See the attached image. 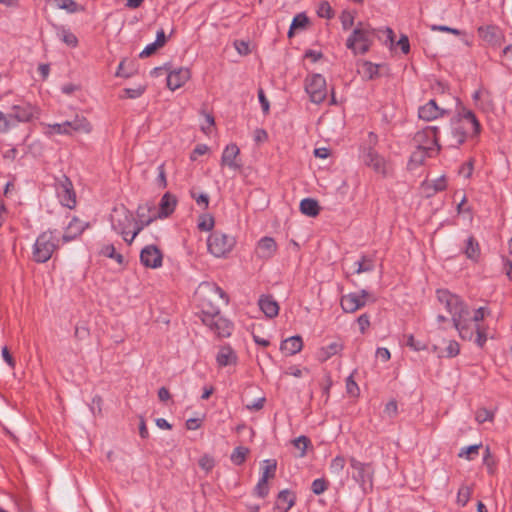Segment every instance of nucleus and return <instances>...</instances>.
I'll return each mask as SVG.
<instances>
[{
  "instance_id": "nucleus-24",
  "label": "nucleus",
  "mask_w": 512,
  "mask_h": 512,
  "mask_svg": "<svg viewBox=\"0 0 512 512\" xmlns=\"http://www.w3.org/2000/svg\"><path fill=\"white\" fill-rule=\"evenodd\" d=\"M295 502L296 495L292 491L288 489L281 490L277 495L275 509L279 512H288L295 505Z\"/></svg>"
},
{
  "instance_id": "nucleus-14",
  "label": "nucleus",
  "mask_w": 512,
  "mask_h": 512,
  "mask_svg": "<svg viewBox=\"0 0 512 512\" xmlns=\"http://www.w3.org/2000/svg\"><path fill=\"white\" fill-rule=\"evenodd\" d=\"M369 293L361 290L360 293H349L341 297V307L346 313H354L364 307L368 301Z\"/></svg>"
},
{
  "instance_id": "nucleus-62",
  "label": "nucleus",
  "mask_w": 512,
  "mask_h": 512,
  "mask_svg": "<svg viewBox=\"0 0 512 512\" xmlns=\"http://www.w3.org/2000/svg\"><path fill=\"white\" fill-rule=\"evenodd\" d=\"M160 47L155 42L148 44L140 53L141 58L149 57L156 52Z\"/></svg>"
},
{
  "instance_id": "nucleus-11",
  "label": "nucleus",
  "mask_w": 512,
  "mask_h": 512,
  "mask_svg": "<svg viewBox=\"0 0 512 512\" xmlns=\"http://www.w3.org/2000/svg\"><path fill=\"white\" fill-rule=\"evenodd\" d=\"M112 229L120 235H125L126 231L133 226V214L125 207L115 208L110 216Z\"/></svg>"
},
{
  "instance_id": "nucleus-15",
  "label": "nucleus",
  "mask_w": 512,
  "mask_h": 512,
  "mask_svg": "<svg viewBox=\"0 0 512 512\" xmlns=\"http://www.w3.org/2000/svg\"><path fill=\"white\" fill-rule=\"evenodd\" d=\"M141 263L148 268H158L162 265V253L155 245H148L141 250Z\"/></svg>"
},
{
  "instance_id": "nucleus-34",
  "label": "nucleus",
  "mask_w": 512,
  "mask_h": 512,
  "mask_svg": "<svg viewBox=\"0 0 512 512\" xmlns=\"http://www.w3.org/2000/svg\"><path fill=\"white\" fill-rule=\"evenodd\" d=\"M479 36L486 42L494 44L497 42V29L493 26L480 27L478 29Z\"/></svg>"
},
{
  "instance_id": "nucleus-9",
  "label": "nucleus",
  "mask_w": 512,
  "mask_h": 512,
  "mask_svg": "<svg viewBox=\"0 0 512 512\" xmlns=\"http://www.w3.org/2000/svg\"><path fill=\"white\" fill-rule=\"evenodd\" d=\"M305 90L310 96L311 102L320 104L327 95L326 80L321 74H313L305 80Z\"/></svg>"
},
{
  "instance_id": "nucleus-35",
  "label": "nucleus",
  "mask_w": 512,
  "mask_h": 512,
  "mask_svg": "<svg viewBox=\"0 0 512 512\" xmlns=\"http://www.w3.org/2000/svg\"><path fill=\"white\" fill-rule=\"evenodd\" d=\"M355 273L360 274L363 272H369L374 269V262L368 257H362L361 260L354 263Z\"/></svg>"
},
{
  "instance_id": "nucleus-57",
  "label": "nucleus",
  "mask_w": 512,
  "mask_h": 512,
  "mask_svg": "<svg viewBox=\"0 0 512 512\" xmlns=\"http://www.w3.org/2000/svg\"><path fill=\"white\" fill-rule=\"evenodd\" d=\"M14 123L11 121L9 114L5 115L0 111V132H6Z\"/></svg>"
},
{
  "instance_id": "nucleus-27",
  "label": "nucleus",
  "mask_w": 512,
  "mask_h": 512,
  "mask_svg": "<svg viewBox=\"0 0 512 512\" xmlns=\"http://www.w3.org/2000/svg\"><path fill=\"white\" fill-rule=\"evenodd\" d=\"M344 348L341 341H334L328 346L322 347L318 352V359L321 362H325L332 356L339 354Z\"/></svg>"
},
{
  "instance_id": "nucleus-61",
  "label": "nucleus",
  "mask_w": 512,
  "mask_h": 512,
  "mask_svg": "<svg viewBox=\"0 0 512 512\" xmlns=\"http://www.w3.org/2000/svg\"><path fill=\"white\" fill-rule=\"evenodd\" d=\"M235 49L240 55H247L250 53L249 44L244 41H235Z\"/></svg>"
},
{
  "instance_id": "nucleus-37",
  "label": "nucleus",
  "mask_w": 512,
  "mask_h": 512,
  "mask_svg": "<svg viewBox=\"0 0 512 512\" xmlns=\"http://www.w3.org/2000/svg\"><path fill=\"white\" fill-rule=\"evenodd\" d=\"M57 8L66 10L68 13H75L82 8L74 0H54Z\"/></svg>"
},
{
  "instance_id": "nucleus-36",
  "label": "nucleus",
  "mask_w": 512,
  "mask_h": 512,
  "mask_svg": "<svg viewBox=\"0 0 512 512\" xmlns=\"http://www.w3.org/2000/svg\"><path fill=\"white\" fill-rule=\"evenodd\" d=\"M249 449L243 446L236 447L231 454V461L235 465H241L245 462Z\"/></svg>"
},
{
  "instance_id": "nucleus-44",
  "label": "nucleus",
  "mask_w": 512,
  "mask_h": 512,
  "mask_svg": "<svg viewBox=\"0 0 512 512\" xmlns=\"http://www.w3.org/2000/svg\"><path fill=\"white\" fill-rule=\"evenodd\" d=\"M214 227V218L210 214L200 216L198 228L202 231H210Z\"/></svg>"
},
{
  "instance_id": "nucleus-51",
  "label": "nucleus",
  "mask_w": 512,
  "mask_h": 512,
  "mask_svg": "<svg viewBox=\"0 0 512 512\" xmlns=\"http://www.w3.org/2000/svg\"><path fill=\"white\" fill-rule=\"evenodd\" d=\"M340 20L344 30H349L354 25V16L351 12H342Z\"/></svg>"
},
{
  "instance_id": "nucleus-28",
  "label": "nucleus",
  "mask_w": 512,
  "mask_h": 512,
  "mask_svg": "<svg viewBox=\"0 0 512 512\" xmlns=\"http://www.w3.org/2000/svg\"><path fill=\"white\" fill-rule=\"evenodd\" d=\"M318 202L312 198H305L300 202V211L309 217H315L319 214Z\"/></svg>"
},
{
  "instance_id": "nucleus-55",
  "label": "nucleus",
  "mask_w": 512,
  "mask_h": 512,
  "mask_svg": "<svg viewBox=\"0 0 512 512\" xmlns=\"http://www.w3.org/2000/svg\"><path fill=\"white\" fill-rule=\"evenodd\" d=\"M155 219H156V216H151L147 220H141V222H140V220L138 222H136L134 220L133 225H135V229L132 233L133 237H136L145 226H148Z\"/></svg>"
},
{
  "instance_id": "nucleus-48",
  "label": "nucleus",
  "mask_w": 512,
  "mask_h": 512,
  "mask_svg": "<svg viewBox=\"0 0 512 512\" xmlns=\"http://www.w3.org/2000/svg\"><path fill=\"white\" fill-rule=\"evenodd\" d=\"M205 288L208 289L209 296H211V297H218L219 299H221L225 303L228 302V298H227L225 292L220 287L215 286V285H212V286L206 285Z\"/></svg>"
},
{
  "instance_id": "nucleus-38",
  "label": "nucleus",
  "mask_w": 512,
  "mask_h": 512,
  "mask_svg": "<svg viewBox=\"0 0 512 512\" xmlns=\"http://www.w3.org/2000/svg\"><path fill=\"white\" fill-rule=\"evenodd\" d=\"M435 153H430L425 149L416 148L411 154L410 162L415 165H421L427 157L433 156Z\"/></svg>"
},
{
  "instance_id": "nucleus-29",
  "label": "nucleus",
  "mask_w": 512,
  "mask_h": 512,
  "mask_svg": "<svg viewBox=\"0 0 512 512\" xmlns=\"http://www.w3.org/2000/svg\"><path fill=\"white\" fill-rule=\"evenodd\" d=\"M236 362V355L229 346L222 347L217 355V363L220 366H227Z\"/></svg>"
},
{
  "instance_id": "nucleus-64",
  "label": "nucleus",
  "mask_w": 512,
  "mask_h": 512,
  "mask_svg": "<svg viewBox=\"0 0 512 512\" xmlns=\"http://www.w3.org/2000/svg\"><path fill=\"white\" fill-rule=\"evenodd\" d=\"M384 413L389 417H394L397 414V403L394 400L389 401L384 409Z\"/></svg>"
},
{
  "instance_id": "nucleus-58",
  "label": "nucleus",
  "mask_w": 512,
  "mask_h": 512,
  "mask_svg": "<svg viewBox=\"0 0 512 512\" xmlns=\"http://www.w3.org/2000/svg\"><path fill=\"white\" fill-rule=\"evenodd\" d=\"M357 323L359 325L360 332L364 334L368 327L370 326L369 316L367 314H362L357 318Z\"/></svg>"
},
{
  "instance_id": "nucleus-4",
  "label": "nucleus",
  "mask_w": 512,
  "mask_h": 512,
  "mask_svg": "<svg viewBox=\"0 0 512 512\" xmlns=\"http://www.w3.org/2000/svg\"><path fill=\"white\" fill-rule=\"evenodd\" d=\"M486 314L487 309L484 307L476 309L473 315H471V312L467 309L466 313L455 316L453 325L462 339L471 340L474 332L478 331V323L484 319Z\"/></svg>"
},
{
  "instance_id": "nucleus-26",
  "label": "nucleus",
  "mask_w": 512,
  "mask_h": 512,
  "mask_svg": "<svg viewBox=\"0 0 512 512\" xmlns=\"http://www.w3.org/2000/svg\"><path fill=\"white\" fill-rule=\"evenodd\" d=\"M302 347V338L300 336H292L282 342L280 349L287 355H295L301 351Z\"/></svg>"
},
{
  "instance_id": "nucleus-52",
  "label": "nucleus",
  "mask_w": 512,
  "mask_h": 512,
  "mask_svg": "<svg viewBox=\"0 0 512 512\" xmlns=\"http://www.w3.org/2000/svg\"><path fill=\"white\" fill-rule=\"evenodd\" d=\"M475 419L478 423H484L493 419V413L485 408H481L476 412Z\"/></svg>"
},
{
  "instance_id": "nucleus-47",
  "label": "nucleus",
  "mask_w": 512,
  "mask_h": 512,
  "mask_svg": "<svg viewBox=\"0 0 512 512\" xmlns=\"http://www.w3.org/2000/svg\"><path fill=\"white\" fill-rule=\"evenodd\" d=\"M198 464L201 469H203L206 473H209L215 466V460L209 455H204L199 459Z\"/></svg>"
},
{
  "instance_id": "nucleus-5",
  "label": "nucleus",
  "mask_w": 512,
  "mask_h": 512,
  "mask_svg": "<svg viewBox=\"0 0 512 512\" xmlns=\"http://www.w3.org/2000/svg\"><path fill=\"white\" fill-rule=\"evenodd\" d=\"M60 239L53 231L42 232L37 238L32 248V258L37 263L47 262L53 253L59 247Z\"/></svg>"
},
{
  "instance_id": "nucleus-42",
  "label": "nucleus",
  "mask_w": 512,
  "mask_h": 512,
  "mask_svg": "<svg viewBox=\"0 0 512 512\" xmlns=\"http://www.w3.org/2000/svg\"><path fill=\"white\" fill-rule=\"evenodd\" d=\"M101 253L106 257L115 259L119 264H122L124 261L123 256L116 253L115 247L112 244L105 245L102 248Z\"/></svg>"
},
{
  "instance_id": "nucleus-2",
  "label": "nucleus",
  "mask_w": 512,
  "mask_h": 512,
  "mask_svg": "<svg viewBox=\"0 0 512 512\" xmlns=\"http://www.w3.org/2000/svg\"><path fill=\"white\" fill-rule=\"evenodd\" d=\"M44 126V134L47 137L58 135H72L73 133L89 134L92 131V125L86 117L76 114L72 120L63 123L42 124Z\"/></svg>"
},
{
  "instance_id": "nucleus-20",
  "label": "nucleus",
  "mask_w": 512,
  "mask_h": 512,
  "mask_svg": "<svg viewBox=\"0 0 512 512\" xmlns=\"http://www.w3.org/2000/svg\"><path fill=\"white\" fill-rule=\"evenodd\" d=\"M364 163L371 167L376 173L382 175H386L388 173V164L386 160L371 148H369L364 155Z\"/></svg>"
},
{
  "instance_id": "nucleus-16",
  "label": "nucleus",
  "mask_w": 512,
  "mask_h": 512,
  "mask_svg": "<svg viewBox=\"0 0 512 512\" xmlns=\"http://www.w3.org/2000/svg\"><path fill=\"white\" fill-rule=\"evenodd\" d=\"M89 227L88 222H84L77 217H73L68 225L64 229V233L60 241L62 243H68L77 239L87 228Z\"/></svg>"
},
{
  "instance_id": "nucleus-18",
  "label": "nucleus",
  "mask_w": 512,
  "mask_h": 512,
  "mask_svg": "<svg viewBox=\"0 0 512 512\" xmlns=\"http://www.w3.org/2000/svg\"><path fill=\"white\" fill-rule=\"evenodd\" d=\"M240 150L236 144H229L223 150L221 156V165L227 166L231 170H239L242 164L238 160Z\"/></svg>"
},
{
  "instance_id": "nucleus-59",
  "label": "nucleus",
  "mask_w": 512,
  "mask_h": 512,
  "mask_svg": "<svg viewBox=\"0 0 512 512\" xmlns=\"http://www.w3.org/2000/svg\"><path fill=\"white\" fill-rule=\"evenodd\" d=\"M473 172V161L470 160L467 163L463 164L459 169V174L465 178H469Z\"/></svg>"
},
{
  "instance_id": "nucleus-3",
  "label": "nucleus",
  "mask_w": 512,
  "mask_h": 512,
  "mask_svg": "<svg viewBox=\"0 0 512 512\" xmlns=\"http://www.w3.org/2000/svg\"><path fill=\"white\" fill-rule=\"evenodd\" d=\"M375 38V30L370 24L358 22L346 41V47L354 54H365L369 51Z\"/></svg>"
},
{
  "instance_id": "nucleus-1",
  "label": "nucleus",
  "mask_w": 512,
  "mask_h": 512,
  "mask_svg": "<svg viewBox=\"0 0 512 512\" xmlns=\"http://www.w3.org/2000/svg\"><path fill=\"white\" fill-rule=\"evenodd\" d=\"M480 132V123L475 114L466 108L458 113V118L453 122L450 145L458 147L463 144L468 134L477 135Z\"/></svg>"
},
{
  "instance_id": "nucleus-19",
  "label": "nucleus",
  "mask_w": 512,
  "mask_h": 512,
  "mask_svg": "<svg viewBox=\"0 0 512 512\" xmlns=\"http://www.w3.org/2000/svg\"><path fill=\"white\" fill-rule=\"evenodd\" d=\"M191 73L188 68L180 67L169 71L167 75V86L170 90L174 91L182 87L189 79Z\"/></svg>"
},
{
  "instance_id": "nucleus-10",
  "label": "nucleus",
  "mask_w": 512,
  "mask_h": 512,
  "mask_svg": "<svg viewBox=\"0 0 512 512\" xmlns=\"http://www.w3.org/2000/svg\"><path fill=\"white\" fill-rule=\"evenodd\" d=\"M55 188L61 204L69 209L74 208L76 205V195L70 179L65 175L57 178Z\"/></svg>"
},
{
  "instance_id": "nucleus-32",
  "label": "nucleus",
  "mask_w": 512,
  "mask_h": 512,
  "mask_svg": "<svg viewBox=\"0 0 512 512\" xmlns=\"http://www.w3.org/2000/svg\"><path fill=\"white\" fill-rule=\"evenodd\" d=\"M473 488H474L473 484L461 485V487L459 488L458 493H457V504L458 505L463 507L468 503V501L473 493Z\"/></svg>"
},
{
  "instance_id": "nucleus-8",
  "label": "nucleus",
  "mask_w": 512,
  "mask_h": 512,
  "mask_svg": "<svg viewBox=\"0 0 512 512\" xmlns=\"http://www.w3.org/2000/svg\"><path fill=\"white\" fill-rule=\"evenodd\" d=\"M207 313L208 317H204L203 322L210 327L211 330L220 337H228L231 335L233 329L232 324L230 321L219 315V307L207 309Z\"/></svg>"
},
{
  "instance_id": "nucleus-46",
  "label": "nucleus",
  "mask_w": 512,
  "mask_h": 512,
  "mask_svg": "<svg viewBox=\"0 0 512 512\" xmlns=\"http://www.w3.org/2000/svg\"><path fill=\"white\" fill-rule=\"evenodd\" d=\"M317 14L321 18L330 19L333 16V11L330 4L326 1H323L319 4L317 9Z\"/></svg>"
},
{
  "instance_id": "nucleus-31",
  "label": "nucleus",
  "mask_w": 512,
  "mask_h": 512,
  "mask_svg": "<svg viewBox=\"0 0 512 512\" xmlns=\"http://www.w3.org/2000/svg\"><path fill=\"white\" fill-rule=\"evenodd\" d=\"M308 24V17L303 14L299 13L297 14L290 25L289 31H288V37L291 38L295 32L299 29H305Z\"/></svg>"
},
{
  "instance_id": "nucleus-45",
  "label": "nucleus",
  "mask_w": 512,
  "mask_h": 512,
  "mask_svg": "<svg viewBox=\"0 0 512 512\" xmlns=\"http://www.w3.org/2000/svg\"><path fill=\"white\" fill-rule=\"evenodd\" d=\"M310 444V440L306 436H299L298 438L293 440V445L295 448L300 450V457H304L306 454V449L308 445Z\"/></svg>"
},
{
  "instance_id": "nucleus-63",
  "label": "nucleus",
  "mask_w": 512,
  "mask_h": 512,
  "mask_svg": "<svg viewBox=\"0 0 512 512\" xmlns=\"http://www.w3.org/2000/svg\"><path fill=\"white\" fill-rule=\"evenodd\" d=\"M460 351L459 344L456 341H450L448 346L446 347V352L448 357L456 356Z\"/></svg>"
},
{
  "instance_id": "nucleus-12",
  "label": "nucleus",
  "mask_w": 512,
  "mask_h": 512,
  "mask_svg": "<svg viewBox=\"0 0 512 512\" xmlns=\"http://www.w3.org/2000/svg\"><path fill=\"white\" fill-rule=\"evenodd\" d=\"M437 298L452 315V320H454L455 316H460L461 314L466 313V310L468 309L457 295L452 294L448 290H438Z\"/></svg>"
},
{
  "instance_id": "nucleus-21",
  "label": "nucleus",
  "mask_w": 512,
  "mask_h": 512,
  "mask_svg": "<svg viewBox=\"0 0 512 512\" xmlns=\"http://www.w3.org/2000/svg\"><path fill=\"white\" fill-rule=\"evenodd\" d=\"M8 114L14 124L16 122H28L34 116V108L30 104L21 102L13 105L11 112Z\"/></svg>"
},
{
  "instance_id": "nucleus-49",
  "label": "nucleus",
  "mask_w": 512,
  "mask_h": 512,
  "mask_svg": "<svg viewBox=\"0 0 512 512\" xmlns=\"http://www.w3.org/2000/svg\"><path fill=\"white\" fill-rule=\"evenodd\" d=\"M145 91V87L138 86L137 88H126L124 89L123 93L124 95H121V98H130V99H136L140 97Z\"/></svg>"
},
{
  "instance_id": "nucleus-22",
  "label": "nucleus",
  "mask_w": 512,
  "mask_h": 512,
  "mask_svg": "<svg viewBox=\"0 0 512 512\" xmlns=\"http://www.w3.org/2000/svg\"><path fill=\"white\" fill-rule=\"evenodd\" d=\"M277 251V244L271 237L261 238L256 247V255L261 259H270Z\"/></svg>"
},
{
  "instance_id": "nucleus-17",
  "label": "nucleus",
  "mask_w": 512,
  "mask_h": 512,
  "mask_svg": "<svg viewBox=\"0 0 512 512\" xmlns=\"http://www.w3.org/2000/svg\"><path fill=\"white\" fill-rule=\"evenodd\" d=\"M448 114V110L439 107L435 100H429L426 104L419 107L418 116L424 121H433Z\"/></svg>"
},
{
  "instance_id": "nucleus-60",
  "label": "nucleus",
  "mask_w": 512,
  "mask_h": 512,
  "mask_svg": "<svg viewBox=\"0 0 512 512\" xmlns=\"http://www.w3.org/2000/svg\"><path fill=\"white\" fill-rule=\"evenodd\" d=\"M157 183H158L159 187H161V188H166V186H167L164 164H161L158 167Z\"/></svg>"
},
{
  "instance_id": "nucleus-30",
  "label": "nucleus",
  "mask_w": 512,
  "mask_h": 512,
  "mask_svg": "<svg viewBox=\"0 0 512 512\" xmlns=\"http://www.w3.org/2000/svg\"><path fill=\"white\" fill-rule=\"evenodd\" d=\"M466 257L472 261H478L480 257V247L474 237H469L464 247Z\"/></svg>"
},
{
  "instance_id": "nucleus-39",
  "label": "nucleus",
  "mask_w": 512,
  "mask_h": 512,
  "mask_svg": "<svg viewBox=\"0 0 512 512\" xmlns=\"http://www.w3.org/2000/svg\"><path fill=\"white\" fill-rule=\"evenodd\" d=\"M346 464L343 456H336L330 463V472L334 475H340Z\"/></svg>"
},
{
  "instance_id": "nucleus-6",
  "label": "nucleus",
  "mask_w": 512,
  "mask_h": 512,
  "mask_svg": "<svg viewBox=\"0 0 512 512\" xmlns=\"http://www.w3.org/2000/svg\"><path fill=\"white\" fill-rule=\"evenodd\" d=\"M236 240L233 236L220 231L213 232L207 240L208 251L215 257H225L234 248Z\"/></svg>"
},
{
  "instance_id": "nucleus-25",
  "label": "nucleus",
  "mask_w": 512,
  "mask_h": 512,
  "mask_svg": "<svg viewBox=\"0 0 512 512\" xmlns=\"http://www.w3.org/2000/svg\"><path fill=\"white\" fill-rule=\"evenodd\" d=\"M258 304L261 311L269 318H274L279 313L278 303L271 296H261Z\"/></svg>"
},
{
  "instance_id": "nucleus-53",
  "label": "nucleus",
  "mask_w": 512,
  "mask_h": 512,
  "mask_svg": "<svg viewBox=\"0 0 512 512\" xmlns=\"http://www.w3.org/2000/svg\"><path fill=\"white\" fill-rule=\"evenodd\" d=\"M473 100L476 102V105L479 106L480 108L482 109H485V105L483 103L484 99H488L489 98V93L482 90V89H479L477 91L474 92L473 94Z\"/></svg>"
},
{
  "instance_id": "nucleus-41",
  "label": "nucleus",
  "mask_w": 512,
  "mask_h": 512,
  "mask_svg": "<svg viewBox=\"0 0 512 512\" xmlns=\"http://www.w3.org/2000/svg\"><path fill=\"white\" fill-rule=\"evenodd\" d=\"M254 494L260 498H265L269 494L268 480L260 478L254 488Z\"/></svg>"
},
{
  "instance_id": "nucleus-7",
  "label": "nucleus",
  "mask_w": 512,
  "mask_h": 512,
  "mask_svg": "<svg viewBox=\"0 0 512 512\" xmlns=\"http://www.w3.org/2000/svg\"><path fill=\"white\" fill-rule=\"evenodd\" d=\"M438 131L439 129L436 126H428L418 131L413 138L415 147L425 149L430 153H437L439 150Z\"/></svg>"
},
{
  "instance_id": "nucleus-33",
  "label": "nucleus",
  "mask_w": 512,
  "mask_h": 512,
  "mask_svg": "<svg viewBox=\"0 0 512 512\" xmlns=\"http://www.w3.org/2000/svg\"><path fill=\"white\" fill-rule=\"evenodd\" d=\"M57 36L68 46L76 47L78 44L77 37L68 29L64 27L57 28Z\"/></svg>"
},
{
  "instance_id": "nucleus-50",
  "label": "nucleus",
  "mask_w": 512,
  "mask_h": 512,
  "mask_svg": "<svg viewBox=\"0 0 512 512\" xmlns=\"http://www.w3.org/2000/svg\"><path fill=\"white\" fill-rule=\"evenodd\" d=\"M327 487H328L327 482L324 479L319 478V479H315L312 482L311 489L314 494L320 495L326 491Z\"/></svg>"
},
{
  "instance_id": "nucleus-43",
  "label": "nucleus",
  "mask_w": 512,
  "mask_h": 512,
  "mask_svg": "<svg viewBox=\"0 0 512 512\" xmlns=\"http://www.w3.org/2000/svg\"><path fill=\"white\" fill-rule=\"evenodd\" d=\"M276 462L274 460H265L261 478L269 480L275 476Z\"/></svg>"
},
{
  "instance_id": "nucleus-40",
  "label": "nucleus",
  "mask_w": 512,
  "mask_h": 512,
  "mask_svg": "<svg viewBox=\"0 0 512 512\" xmlns=\"http://www.w3.org/2000/svg\"><path fill=\"white\" fill-rule=\"evenodd\" d=\"M480 447H481V444L464 447L460 450L458 456L460 458H466L468 460H472L476 455H478Z\"/></svg>"
},
{
  "instance_id": "nucleus-23",
  "label": "nucleus",
  "mask_w": 512,
  "mask_h": 512,
  "mask_svg": "<svg viewBox=\"0 0 512 512\" xmlns=\"http://www.w3.org/2000/svg\"><path fill=\"white\" fill-rule=\"evenodd\" d=\"M176 204V197L167 192L162 196L160 200L158 212L154 213L152 216H156V218H166L173 213Z\"/></svg>"
},
{
  "instance_id": "nucleus-13",
  "label": "nucleus",
  "mask_w": 512,
  "mask_h": 512,
  "mask_svg": "<svg viewBox=\"0 0 512 512\" xmlns=\"http://www.w3.org/2000/svg\"><path fill=\"white\" fill-rule=\"evenodd\" d=\"M349 463L351 468L354 470L352 478L358 482L363 489H365L367 484H372L374 470L370 463L360 462L354 457H350Z\"/></svg>"
},
{
  "instance_id": "nucleus-54",
  "label": "nucleus",
  "mask_w": 512,
  "mask_h": 512,
  "mask_svg": "<svg viewBox=\"0 0 512 512\" xmlns=\"http://www.w3.org/2000/svg\"><path fill=\"white\" fill-rule=\"evenodd\" d=\"M406 338H407V346H409L411 349H413L415 351H421V350L426 349V345L421 341L415 340V338L412 334L407 335Z\"/></svg>"
},
{
  "instance_id": "nucleus-56",
  "label": "nucleus",
  "mask_w": 512,
  "mask_h": 512,
  "mask_svg": "<svg viewBox=\"0 0 512 512\" xmlns=\"http://www.w3.org/2000/svg\"><path fill=\"white\" fill-rule=\"evenodd\" d=\"M133 75V69H128L126 67V60H122L119 63L118 70L116 72V76L129 78Z\"/></svg>"
}]
</instances>
